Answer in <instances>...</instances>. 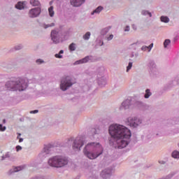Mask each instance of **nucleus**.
<instances>
[{"label": "nucleus", "instance_id": "6e6552de", "mask_svg": "<svg viewBox=\"0 0 179 179\" xmlns=\"http://www.w3.org/2000/svg\"><path fill=\"white\" fill-rule=\"evenodd\" d=\"M85 145V140H83V138L82 137H77L73 143V150H75V152H78L80 150V148Z\"/></svg>", "mask_w": 179, "mask_h": 179}, {"label": "nucleus", "instance_id": "39448f33", "mask_svg": "<svg viewBox=\"0 0 179 179\" xmlns=\"http://www.w3.org/2000/svg\"><path fill=\"white\" fill-rule=\"evenodd\" d=\"M68 31H57L55 29L52 30L50 37L54 44H58L61 41H65L68 38Z\"/></svg>", "mask_w": 179, "mask_h": 179}, {"label": "nucleus", "instance_id": "dca6fc26", "mask_svg": "<svg viewBox=\"0 0 179 179\" xmlns=\"http://www.w3.org/2000/svg\"><path fill=\"white\" fill-rule=\"evenodd\" d=\"M98 78V84L99 86H101V87H103V86H106V85H107V80H106V78L104 77H101L100 78V76H97Z\"/></svg>", "mask_w": 179, "mask_h": 179}, {"label": "nucleus", "instance_id": "09e8293b", "mask_svg": "<svg viewBox=\"0 0 179 179\" xmlns=\"http://www.w3.org/2000/svg\"><path fill=\"white\" fill-rule=\"evenodd\" d=\"M158 163H159V164H166L165 161H159Z\"/></svg>", "mask_w": 179, "mask_h": 179}, {"label": "nucleus", "instance_id": "f8f14e48", "mask_svg": "<svg viewBox=\"0 0 179 179\" xmlns=\"http://www.w3.org/2000/svg\"><path fill=\"white\" fill-rule=\"evenodd\" d=\"M131 106H132V100L131 99H127L122 103V107H120V110H128Z\"/></svg>", "mask_w": 179, "mask_h": 179}, {"label": "nucleus", "instance_id": "a211bd4d", "mask_svg": "<svg viewBox=\"0 0 179 179\" xmlns=\"http://www.w3.org/2000/svg\"><path fill=\"white\" fill-rule=\"evenodd\" d=\"M24 6H26V1H19L17 4H15V7L16 9H19L22 10V9H24Z\"/></svg>", "mask_w": 179, "mask_h": 179}, {"label": "nucleus", "instance_id": "412c9836", "mask_svg": "<svg viewBox=\"0 0 179 179\" xmlns=\"http://www.w3.org/2000/svg\"><path fill=\"white\" fill-rule=\"evenodd\" d=\"M134 104L136 107H138V108H143V107H145V103L142 101H136Z\"/></svg>", "mask_w": 179, "mask_h": 179}, {"label": "nucleus", "instance_id": "cd10ccee", "mask_svg": "<svg viewBox=\"0 0 179 179\" xmlns=\"http://www.w3.org/2000/svg\"><path fill=\"white\" fill-rule=\"evenodd\" d=\"M98 73H99V76H103L104 73V67H99L97 69Z\"/></svg>", "mask_w": 179, "mask_h": 179}, {"label": "nucleus", "instance_id": "20e7f679", "mask_svg": "<svg viewBox=\"0 0 179 179\" xmlns=\"http://www.w3.org/2000/svg\"><path fill=\"white\" fill-rule=\"evenodd\" d=\"M48 163L50 167L62 169V167L68 166L69 159H68V157L64 155H56L49 159Z\"/></svg>", "mask_w": 179, "mask_h": 179}, {"label": "nucleus", "instance_id": "79ce46f5", "mask_svg": "<svg viewBox=\"0 0 179 179\" xmlns=\"http://www.w3.org/2000/svg\"><path fill=\"white\" fill-rule=\"evenodd\" d=\"M55 57H56V58H59V59H61V58H63V57H62V55H61V54H56L55 55Z\"/></svg>", "mask_w": 179, "mask_h": 179}, {"label": "nucleus", "instance_id": "f3484780", "mask_svg": "<svg viewBox=\"0 0 179 179\" xmlns=\"http://www.w3.org/2000/svg\"><path fill=\"white\" fill-rule=\"evenodd\" d=\"M148 66L151 72H156V63H155V61L150 60Z\"/></svg>", "mask_w": 179, "mask_h": 179}, {"label": "nucleus", "instance_id": "f03ea898", "mask_svg": "<svg viewBox=\"0 0 179 179\" xmlns=\"http://www.w3.org/2000/svg\"><path fill=\"white\" fill-rule=\"evenodd\" d=\"M103 152H104V149L103 146L100 145L99 143L92 142L89 143L85 145L83 153L85 156L93 160L94 159H97L99 156L103 155Z\"/></svg>", "mask_w": 179, "mask_h": 179}, {"label": "nucleus", "instance_id": "b1692460", "mask_svg": "<svg viewBox=\"0 0 179 179\" xmlns=\"http://www.w3.org/2000/svg\"><path fill=\"white\" fill-rule=\"evenodd\" d=\"M171 156L173 159H179V152L178 150H174L172 152Z\"/></svg>", "mask_w": 179, "mask_h": 179}, {"label": "nucleus", "instance_id": "423d86ee", "mask_svg": "<svg viewBox=\"0 0 179 179\" xmlns=\"http://www.w3.org/2000/svg\"><path fill=\"white\" fill-rule=\"evenodd\" d=\"M73 85H75V81L69 76H64L60 80V89L62 92H66Z\"/></svg>", "mask_w": 179, "mask_h": 179}, {"label": "nucleus", "instance_id": "f257e3e1", "mask_svg": "<svg viewBox=\"0 0 179 179\" xmlns=\"http://www.w3.org/2000/svg\"><path fill=\"white\" fill-rule=\"evenodd\" d=\"M109 134L115 139V148L124 149L129 144V139L132 136L131 130L120 124H112L109 127Z\"/></svg>", "mask_w": 179, "mask_h": 179}, {"label": "nucleus", "instance_id": "c9c22d12", "mask_svg": "<svg viewBox=\"0 0 179 179\" xmlns=\"http://www.w3.org/2000/svg\"><path fill=\"white\" fill-rule=\"evenodd\" d=\"M90 134L92 135H96L97 134V130L94 128H92L90 131Z\"/></svg>", "mask_w": 179, "mask_h": 179}, {"label": "nucleus", "instance_id": "6e6d98bb", "mask_svg": "<svg viewBox=\"0 0 179 179\" xmlns=\"http://www.w3.org/2000/svg\"><path fill=\"white\" fill-rule=\"evenodd\" d=\"M17 135H18V136H22V134L17 133Z\"/></svg>", "mask_w": 179, "mask_h": 179}, {"label": "nucleus", "instance_id": "473e14b6", "mask_svg": "<svg viewBox=\"0 0 179 179\" xmlns=\"http://www.w3.org/2000/svg\"><path fill=\"white\" fill-rule=\"evenodd\" d=\"M170 43H171V41H170V39H166L164 42V48H167V45H169V44H170Z\"/></svg>", "mask_w": 179, "mask_h": 179}, {"label": "nucleus", "instance_id": "1a4fd4ad", "mask_svg": "<svg viewBox=\"0 0 179 179\" xmlns=\"http://www.w3.org/2000/svg\"><path fill=\"white\" fill-rule=\"evenodd\" d=\"M52 149H54L53 145L48 144L46 145H44L43 150L40 153V157H48L51 154Z\"/></svg>", "mask_w": 179, "mask_h": 179}, {"label": "nucleus", "instance_id": "9d476101", "mask_svg": "<svg viewBox=\"0 0 179 179\" xmlns=\"http://www.w3.org/2000/svg\"><path fill=\"white\" fill-rule=\"evenodd\" d=\"M41 13V8L40 7H36L29 10L28 13V16L29 17H31V18L38 17Z\"/></svg>", "mask_w": 179, "mask_h": 179}, {"label": "nucleus", "instance_id": "49530a36", "mask_svg": "<svg viewBox=\"0 0 179 179\" xmlns=\"http://www.w3.org/2000/svg\"><path fill=\"white\" fill-rule=\"evenodd\" d=\"M124 31H129V26L127 25L124 28Z\"/></svg>", "mask_w": 179, "mask_h": 179}, {"label": "nucleus", "instance_id": "5701e85b", "mask_svg": "<svg viewBox=\"0 0 179 179\" xmlns=\"http://www.w3.org/2000/svg\"><path fill=\"white\" fill-rule=\"evenodd\" d=\"M110 27H106V28H103L101 31V36H106V34L107 33H108V31H110Z\"/></svg>", "mask_w": 179, "mask_h": 179}, {"label": "nucleus", "instance_id": "ea45409f", "mask_svg": "<svg viewBox=\"0 0 179 179\" xmlns=\"http://www.w3.org/2000/svg\"><path fill=\"white\" fill-rule=\"evenodd\" d=\"M0 131H6V127H3L2 124H0Z\"/></svg>", "mask_w": 179, "mask_h": 179}, {"label": "nucleus", "instance_id": "603ef678", "mask_svg": "<svg viewBox=\"0 0 179 179\" xmlns=\"http://www.w3.org/2000/svg\"><path fill=\"white\" fill-rule=\"evenodd\" d=\"M19 142H20V143L23 142V138H20V139H19Z\"/></svg>", "mask_w": 179, "mask_h": 179}, {"label": "nucleus", "instance_id": "680f3d73", "mask_svg": "<svg viewBox=\"0 0 179 179\" xmlns=\"http://www.w3.org/2000/svg\"><path fill=\"white\" fill-rule=\"evenodd\" d=\"M178 147H179V143H178Z\"/></svg>", "mask_w": 179, "mask_h": 179}, {"label": "nucleus", "instance_id": "052dcab7", "mask_svg": "<svg viewBox=\"0 0 179 179\" xmlns=\"http://www.w3.org/2000/svg\"><path fill=\"white\" fill-rule=\"evenodd\" d=\"M20 137V136H17V139H19Z\"/></svg>", "mask_w": 179, "mask_h": 179}, {"label": "nucleus", "instance_id": "aec40b11", "mask_svg": "<svg viewBox=\"0 0 179 179\" xmlns=\"http://www.w3.org/2000/svg\"><path fill=\"white\" fill-rule=\"evenodd\" d=\"M104 8L101 6H98L92 13L91 15H94V13H100Z\"/></svg>", "mask_w": 179, "mask_h": 179}, {"label": "nucleus", "instance_id": "a18cd8bd", "mask_svg": "<svg viewBox=\"0 0 179 179\" xmlns=\"http://www.w3.org/2000/svg\"><path fill=\"white\" fill-rule=\"evenodd\" d=\"M16 150H17V152H19V150H22V146L17 145L16 146Z\"/></svg>", "mask_w": 179, "mask_h": 179}, {"label": "nucleus", "instance_id": "13d9d810", "mask_svg": "<svg viewBox=\"0 0 179 179\" xmlns=\"http://www.w3.org/2000/svg\"><path fill=\"white\" fill-rule=\"evenodd\" d=\"M137 43H133L131 45H136Z\"/></svg>", "mask_w": 179, "mask_h": 179}, {"label": "nucleus", "instance_id": "9b49d317", "mask_svg": "<svg viewBox=\"0 0 179 179\" xmlns=\"http://www.w3.org/2000/svg\"><path fill=\"white\" fill-rule=\"evenodd\" d=\"M111 169H106L101 171V177H102L103 179L110 178L111 177Z\"/></svg>", "mask_w": 179, "mask_h": 179}, {"label": "nucleus", "instance_id": "8fccbe9b", "mask_svg": "<svg viewBox=\"0 0 179 179\" xmlns=\"http://www.w3.org/2000/svg\"><path fill=\"white\" fill-rule=\"evenodd\" d=\"M104 45V42L100 41V44H99V45Z\"/></svg>", "mask_w": 179, "mask_h": 179}, {"label": "nucleus", "instance_id": "c756f323", "mask_svg": "<svg viewBox=\"0 0 179 179\" xmlns=\"http://www.w3.org/2000/svg\"><path fill=\"white\" fill-rule=\"evenodd\" d=\"M48 11H49V15H50V17H52L54 16V7L50 6L48 8Z\"/></svg>", "mask_w": 179, "mask_h": 179}, {"label": "nucleus", "instance_id": "bb28decb", "mask_svg": "<svg viewBox=\"0 0 179 179\" xmlns=\"http://www.w3.org/2000/svg\"><path fill=\"white\" fill-rule=\"evenodd\" d=\"M141 15H143L144 16H146L148 15V16L150 17H152V13L149 12L148 10H143L142 12H141Z\"/></svg>", "mask_w": 179, "mask_h": 179}, {"label": "nucleus", "instance_id": "c03bdc74", "mask_svg": "<svg viewBox=\"0 0 179 179\" xmlns=\"http://www.w3.org/2000/svg\"><path fill=\"white\" fill-rule=\"evenodd\" d=\"M146 50H148V46H146V45L142 46V48H141L142 51H146Z\"/></svg>", "mask_w": 179, "mask_h": 179}, {"label": "nucleus", "instance_id": "a878e982", "mask_svg": "<svg viewBox=\"0 0 179 179\" xmlns=\"http://www.w3.org/2000/svg\"><path fill=\"white\" fill-rule=\"evenodd\" d=\"M152 95V92L149 89L145 90V94L144 95L145 99H149V97Z\"/></svg>", "mask_w": 179, "mask_h": 179}, {"label": "nucleus", "instance_id": "3c124183", "mask_svg": "<svg viewBox=\"0 0 179 179\" xmlns=\"http://www.w3.org/2000/svg\"><path fill=\"white\" fill-rule=\"evenodd\" d=\"M130 57H131V58H134L135 57V55L134 53H131Z\"/></svg>", "mask_w": 179, "mask_h": 179}, {"label": "nucleus", "instance_id": "864d4df0", "mask_svg": "<svg viewBox=\"0 0 179 179\" xmlns=\"http://www.w3.org/2000/svg\"><path fill=\"white\" fill-rule=\"evenodd\" d=\"M59 53L60 55H61V54H64V50H60Z\"/></svg>", "mask_w": 179, "mask_h": 179}, {"label": "nucleus", "instance_id": "de8ad7c7", "mask_svg": "<svg viewBox=\"0 0 179 179\" xmlns=\"http://www.w3.org/2000/svg\"><path fill=\"white\" fill-rule=\"evenodd\" d=\"M131 27H132L133 29H134L135 31H136V29H137L136 25H135L134 24H133L131 25Z\"/></svg>", "mask_w": 179, "mask_h": 179}, {"label": "nucleus", "instance_id": "2f4dec72", "mask_svg": "<svg viewBox=\"0 0 179 179\" xmlns=\"http://www.w3.org/2000/svg\"><path fill=\"white\" fill-rule=\"evenodd\" d=\"M55 26V23L52 22L51 24H43V27L44 29H48V27H54Z\"/></svg>", "mask_w": 179, "mask_h": 179}, {"label": "nucleus", "instance_id": "4d7b16f0", "mask_svg": "<svg viewBox=\"0 0 179 179\" xmlns=\"http://www.w3.org/2000/svg\"><path fill=\"white\" fill-rule=\"evenodd\" d=\"M50 5H52V1H50Z\"/></svg>", "mask_w": 179, "mask_h": 179}, {"label": "nucleus", "instance_id": "a19ab883", "mask_svg": "<svg viewBox=\"0 0 179 179\" xmlns=\"http://www.w3.org/2000/svg\"><path fill=\"white\" fill-rule=\"evenodd\" d=\"M114 38V35L110 34L108 37H107L108 41H110V40H113Z\"/></svg>", "mask_w": 179, "mask_h": 179}, {"label": "nucleus", "instance_id": "bf43d9fd", "mask_svg": "<svg viewBox=\"0 0 179 179\" xmlns=\"http://www.w3.org/2000/svg\"><path fill=\"white\" fill-rule=\"evenodd\" d=\"M135 56H136V57H138V53H136V54L135 55Z\"/></svg>", "mask_w": 179, "mask_h": 179}, {"label": "nucleus", "instance_id": "4c0bfd02", "mask_svg": "<svg viewBox=\"0 0 179 179\" xmlns=\"http://www.w3.org/2000/svg\"><path fill=\"white\" fill-rule=\"evenodd\" d=\"M15 50H16V51H18L19 50H22V48H23V45H16V46H15Z\"/></svg>", "mask_w": 179, "mask_h": 179}, {"label": "nucleus", "instance_id": "2eb2a0df", "mask_svg": "<svg viewBox=\"0 0 179 179\" xmlns=\"http://www.w3.org/2000/svg\"><path fill=\"white\" fill-rule=\"evenodd\" d=\"M179 122V119L178 117H173L171 119H169L166 120V125L170 127V125H176V124H178Z\"/></svg>", "mask_w": 179, "mask_h": 179}, {"label": "nucleus", "instance_id": "0eeeda50", "mask_svg": "<svg viewBox=\"0 0 179 179\" xmlns=\"http://www.w3.org/2000/svg\"><path fill=\"white\" fill-rule=\"evenodd\" d=\"M141 124H142V120L136 117L127 118V125L131 128H138Z\"/></svg>", "mask_w": 179, "mask_h": 179}, {"label": "nucleus", "instance_id": "f704fd0d", "mask_svg": "<svg viewBox=\"0 0 179 179\" xmlns=\"http://www.w3.org/2000/svg\"><path fill=\"white\" fill-rule=\"evenodd\" d=\"M132 62H129L128 66H127V72H129L132 68Z\"/></svg>", "mask_w": 179, "mask_h": 179}, {"label": "nucleus", "instance_id": "c85d7f7f", "mask_svg": "<svg viewBox=\"0 0 179 179\" xmlns=\"http://www.w3.org/2000/svg\"><path fill=\"white\" fill-rule=\"evenodd\" d=\"M69 49L70 50V51H75V50H76V44L72 43L69 45Z\"/></svg>", "mask_w": 179, "mask_h": 179}, {"label": "nucleus", "instance_id": "7c9ffc66", "mask_svg": "<svg viewBox=\"0 0 179 179\" xmlns=\"http://www.w3.org/2000/svg\"><path fill=\"white\" fill-rule=\"evenodd\" d=\"M91 34L90 31H87L85 34L83 35V38L84 40H89L90 38Z\"/></svg>", "mask_w": 179, "mask_h": 179}, {"label": "nucleus", "instance_id": "ddd939ff", "mask_svg": "<svg viewBox=\"0 0 179 179\" xmlns=\"http://www.w3.org/2000/svg\"><path fill=\"white\" fill-rule=\"evenodd\" d=\"M89 61H92V56H87L80 60H77L73 65H79L80 64H86L89 62Z\"/></svg>", "mask_w": 179, "mask_h": 179}, {"label": "nucleus", "instance_id": "e433bc0d", "mask_svg": "<svg viewBox=\"0 0 179 179\" xmlns=\"http://www.w3.org/2000/svg\"><path fill=\"white\" fill-rule=\"evenodd\" d=\"M8 157H10V155H9V152H7L5 155H3L1 157V160H5Z\"/></svg>", "mask_w": 179, "mask_h": 179}, {"label": "nucleus", "instance_id": "393cba45", "mask_svg": "<svg viewBox=\"0 0 179 179\" xmlns=\"http://www.w3.org/2000/svg\"><path fill=\"white\" fill-rule=\"evenodd\" d=\"M30 4L32 5V6H38L40 1L38 0H30Z\"/></svg>", "mask_w": 179, "mask_h": 179}, {"label": "nucleus", "instance_id": "6ab92c4d", "mask_svg": "<svg viewBox=\"0 0 179 179\" xmlns=\"http://www.w3.org/2000/svg\"><path fill=\"white\" fill-rule=\"evenodd\" d=\"M22 170H23V168L22 166L14 167L13 169H10L8 171V174L9 176H10V174H13V173H17V171H20Z\"/></svg>", "mask_w": 179, "mask_h": 179}, {"label": "nucleus", "instance_id": "37998d69", "mask_svg": "<svg viewBox=\"0 0 179 179\" xmlns=\"http://www.w3.org/2000/svg\"><path fill=\"white\" fill-rule=\"evenodd\" d=\"M30 114H37L38 113V110H31Z\"/></svg>", "mask_w": 179, "mask_h": 179}, {"label": "nucleus", "instance_id": "58836bf2", "mask_svg": "<svg viewBox=\"0 0 179 179\" xmlns=\"http://www.w3.org/2000/svg\"><path fill=\"white\" fill-rule=\"evenodd\" d=\"M152 48H153V43H151L149 46H147V49H148V52H150Z\"/></svg>", "mask_w": 179, "mask_h": 179}, {"label": "nucleus", "instance_id": "4be33fe9", "mask_svg": "<svg viewBox=\"0 0 179 179\" xmlns=\"http://www.w3.org/2000/svg\"><path fill=\"white\" fill-rule=\"evenodd\" d=\"M160 20L163 23H169V22H170V18L167 16H161Z\"/></svg>", "mask_w": 179, "mask_h": 179}, {"label": "nucleus", "instance_id": "7ed1b4c3", "mask_svg": "<svg viewBox=\"0 0 179 179\" xmlns=\"http://www.w3.org/2000/svg\"><path fill=\"white\" fill-rule=\"evenodd\" d=\"M8 90H11V92H23L27 89V83L23 78H17L15 81L10 80L8 81L5 85Z\"/></svg>", "mask_w": 179, "mask_h": 179}, {"label": "nucleus", "instance_id": "72a5a7b5", "mask_svg": "<svg viewBox=\"0 0 179 179\" xmlns=\"http://www.w3.org/2000/svg\"><path fill=\"white\" fill-rule=\"evenodd\" d=\"M36 63L38 64V65H41V64H45V62H44V60L41 59H37L36 60Z\"/></svg>", "mask_w": 179, "mask_h": 179}, {"label": "nucleus", "instance_id": "5fc2aeb1", "mask_svg": "<svg viewBox=\"0 0 179 179\" xmlns=\"http://www.w3.org/2000/svg\"><path fill=\"white\" fill-rule=\"evenodd\" d=\"M6 122V120H3V124H5Z\"/></svg>", "mask_w": 179, "mask_h": 179}, {"label": "nucleus", "instance_id": "4468645a", "mask_svg": "<svg viewBox=\"0 0 179 179\" xmlns=\"http://www.w3.org/2000/svg\"><path fill=\"white\" fill-rule=\"evenodd\" d=\"M85 2H86V0H70L71 4L76 8L82 6Z\"/></svg>", "mask_w": 179, "mask_h": 179}]
</instances>
